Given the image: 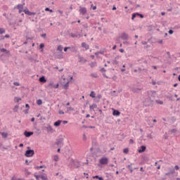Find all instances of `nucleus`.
I'll list each match as a JSON object with an SVG mask.
<instances>
[{"mask_svg":"<svg viewBox=\"0 0 180 180\" xmlns=\"http://www.w3.org/2000/svg\"><path fill=\"white\" fill-rule=\"evenodd\" d=\"M19 109V105H15L14 108L13 109V112H18V110Z\"/></svg>","mask_w":180,"mask_h":180,"instance_id":"obj_31","label":"nucleus"},{"mask_svg":"<svg viewBox=\"0 0 180 180\" xmlns=\"http://www.w3.org/2000/svg\"><path fill=\"white\" fill-rule=\"evenodd\" d=\"M119 59V56L115 57L113 60H112V64L113 65H117L119 64V62L117 61V60Z\"/></svg>","mask_w":180,"mask_h":180,"instance_id":"obj_11","label":"nucleus"},{"mask_svg":"<svg viewBox=\"0 0 180 180\" xmlns=\"http://www.w3.org/2000/svg\"><path fill=\"white\" fill-rule=\"evenodd\" d=\"M158 103H160V105H163V104H164V101H159L158 102Z\"/></svg>","mask_w":180,"mask_h":180,"instance_id":"obj_56","label":"nucleus"},{"mask_svg":"<svg viewBox=\"0 0 180 180\" xmlns=\"http://www.w3.org/2000/svg\"><path fill=\"white\" fill-rule=\"evenodd\" d=\"M25 108H27V110H29V108H30V106L29 105V104H25Z\"/></svg>","mask_w":180,"mask_h":180,"instance_id":"obj_60","label":"nucleus"},{"mask_svg":"<svg viewBox=\"0 0 180 180\" xmlns=\"http://www.w3.org/2000/svg\"><path fill=\"white\" fill-rule=\"evenodd\" d=\"M43 103V101H41V99H39L37 101V104L40 106V105H41Z\"/></svg>","mask_w":180,"mask_h":180,"instance_id":"obj_29","label":"nucleus"},{"mask_svg":"<svg viewBox=\"0 0 180 180\" xmlns=\"http://www.w3.org/2000/svg\"><path fill=\"white\" fill-rule=\"evenodd\" d=\"M39 82H47V79H46V77L44 76H42L41 77H39Z\"/></svg>","mask_w":180,"mask_h":180,"instance_id":"obj_16","label":"nucleus"},{"mask_svg":"<svg viewBox=\"0 0 180 180\" xmlns=\"http://www.w3.org/2000/svg\"><path fill=\"white\" fill-rule=\"evenodd\" d=\"M13 85H15V86H19L20 85V84H19V82H14Z\"/></svg>","mask_w":180,"mask_h":180,"instance_id":"obj_39","label":"nucleus"},{"mask_svg":"<svg viewBox=\"0 0 180 180\" xmlns=\"http://www.w3.org/2000/svg\"><path fill=\"white\" fill-rule=\"evenodd\" d=\"M82 47L86 49V50H89V45L86 44L85 42L82 43Z\"/></svg>","mask_w":180,"mask_h":180,"instance_id":"obj_13","label":"nucleus"},{"mask_svg":"<svg viewBox=\"0 0 180 180\" xmlns=\"http://www.w3.org/2000/svg\"><path fill=\"white\" fill-rule=\"evenodd\" d=\"M120 53H124V49H120Z\"/></svg>","mask_w":180,"mask_h":180,"instance_id":"obj_64","label":"nucleus"},{"mask_svg":"<svg viewBox=\"0 0 180 180\" xmlns=\"http://www.w3.org/2000/svg\"><path fill=\"white\" fill-rule=\"evenodd\" d=\"M173 33H174V30H169V34H173Z\"/></svg>","mask_w":180,"mask_h":180,"instance_id":"obj_50","label":"nucleus"},{"mask_svg":"<svg viewBox=\"0 0 180 180\" xmlns=\"http://www.w3.org/2000/svg\"><path fill=\"white\" fill-rule=\"evenodd\" d=\"M112 115L113 116H120V111L113 109Z\"/></svg>","mask_w":180,"mask_h":180,"instance_id":"obj_9","label":"nucleus"},{"mask_svg":"<svg viewBox=\"0 0 180 180\" xmlns=\"http://www.w3.org/2000/svg\"><path fill=\"white\" fill-rule=\"evenodd\" d=\"M83 140L84 141H86V135L85 134H83Z\"/></svg>","mask_w":180,"mask_h":180,"instance_id":"obj_42","label":"nucleus"},{"mask_svg":"<svg viewBox=\"0 0 180 180\" xmlns=\"http://www.w3.org/2000/svg\"><path fill=\"white\" fill-rule=\"evenodd\" d=\"M177 130L176 129H173L171 130V133H176Z\"/></svg>","mask_w":180,"mask_h":180,"instance_id":"obj_45","label":"nucleus"},{"mask_svg":"<svg viewBox=\"0 0 180 180\" xmlns=\"http://www.w3.org/2000/svg\"><path fill=\"white\" fill-rule=\"evenodd\" d=\"M44 130H46V131L49 133V131H53V127H51L50 125H48L47 127H44Z\"/></svg>","mask_w":180,"mask_h":180,"instance_id":"obj_8","label":"nucleus"},{"mask_svg":"<svg viewBox=\"0 0 180 180\" xmlns=\"http://www.w3.org/2000/svg\"><path fill=\"white\" fill-rule=\"evenodd\" d=\"M17 9H18V10H23V5H22V4H18V5L17 6Z\"/></svg>","mask_w":180,"mask_h":180,"instance_id":"obj_27","label":"nucleus"},{"mask_svg":"<svg viewBox=\"0 0 180 180\" xmlns=\"http://www.w3.org/2000/svg\"><path fill=\"white\" fill-rule=\"evenodd\" d=\"M58 86H59V84H57L56 85L55 84V85L53 86V88H55L56 89H57V88H58Z\"/></svg>","mask_w":180,"mask_h":180,"instance_id":"obj_58","label":"nucleus"},{"mask_svg":"<svg viewBox=\"0 0 180 180\" xmlns=\"http://www.w3.org/2000/svg\"><path fill=\"white\" fill-rule=\"evenodd\" d=\"M131 165H133V164H131V165H127V168H129L131 173L133 172V167H131Z\"/></svg>","mask_w":180,"mask_h":180,"instance_id":"obj_22","label":"nucleus"},{"mask_svg":"<svg viewBox=\"0 0 180 180\" xmlns=\"http://www.w3.org/2000/svg\"><path fill=\"white\" fill-rule=\"evenodd\" d=\"M5 33V29L4 28H0V34H4Z\"/></svg>","mask_w":180,"mask_h":180,"instance_id":"obj_33","label":"nucleus"},{"mask_svg":"<svg viewBox=\"0 0 180 180\" xmlns=\"http://www.w3.org/2000/svg\"><path fill=\"white\" fill-rule=\"evenodd\" d=\"M44 167H46V166H44V165H41V166H37V167H36L35 168H36V169H40L44 168Z\"/></svg>","mask_w":180,"mask_h":180,"instance_id":"obj_35","label":"nucleus"},{"mask_svg":"<svg viewBox=\"0 0 180 180\" xmlns=\"http://www.w3.org/2000/svg\"><path fill=\"white\" fill-rule=\"evenodd\" d=\"M130 144H134V141L133 139L129 140Z\"/></svg>","mask_w":180,"mask_h":180,"instance_id":"obj_54","label":"nucleus"},{"mask_svg":"<svg viewBox=\"0 0 180 180\" xmlns=\"http://www.w3.org/2000/svg\"><path fill=\"white\" fill-rule=\"evenodd\" d=\"M138 16H139L141 18V19H143V18H144V15L139 13H138Z\"/></svg>","mask_w":180,"mask_h":180,"instance_id":"obj_40","label":"nucleus"},{"mask_svg":"<svg viewBox=\"0 0 180 180\" xmlns=\"http://www.w3.org/2000/svg\"><path fill=\"white\" fill-rule=\"evenodd\" d=\"M71 37H78V35L75 34H70Z\"/></svg>","mask_w":180,"mask_h":180,"instance_id":"obj_43","label":"nucleus"},{"mask_svg":"<svg viewBox=\"0 0 180 180\" xmlns=\"http://www.w3.org/2000/svg\"><path fill=\"white\" fill-rule=\"evenodd\" d=\"M146 148H147L146 147V146H141V149L138 150V153H144V151H146Z\"/></svg>","mask_w":180,"mask_h":180,"instance_id":"obj_10","label":"nucleus"},{"mask_svg":"<svg viewBox=\"0 0 180 180\" xmlns=\"http://www.w3.org/2000/svg\"><path fill=\"white\" fill-rule=\"evenodd\" d=\"M46 34H43L41 35V37H43L44 39H46Z\"/></svg>","mask_w":180,"mask_h":180,"instance_id":"obj_59","label":"nucleus"},{"mask_svg":"<svg viewBox=\"0 0 180 180\" xmlns=\"http://www.w3.org/2000/svg\"><path fill=\"white\" fill-rule=\"evenodd\" d=\"M68 110L72 111L74 110V108L72 107H68Z\"/></svg>","mask_w":180,"mask_h":180,"instance_id":"obj_48","label":"nucleus"},{"mask_svg":"<svg viewBox=\"0 0 180 180\" xmlns=\"http://www.w3.org/2000/svg\"><path fill=\"white\" fill-rule=\"evenodd\" d=\"M33 131H25L24 132V136H25V137H30V136H33Z\"/></svg>","mask_w":180,"mask_h":180,"instance_id":"obj_7","label":"nucleus"},{"mask_svg":"<svg viewBox=\"0 0 180 180\" xmlns=\"http://www.w3.org/2000/svg\"><path fill=\"white\" fill-rule=\"evenodd\" d=\"M23 12L25 13V15H29L30 13V11H29L27 9V10L26 9L23 10Z\"/></svg>","mask_w":180,"mask_h":180,"instance_id":"obj_37","label":"nucleus"},{"mask_svg":"<svg viewBox=\"0 0 180 180\" xmlns=\"http://www.w3.org/2000/svg\"><path fill=\"white\" fill-rule=\"evenodd\" d=\"M57 58H58L59 60H61V58H63V52H61L60 53H59L58 55H56Z\"/></svg>","mask_w":180,"mask_h":180,"instance_id":"obj_25","label":"nucleus"},{"mask_svg":"<svg viewBox=\"0 0 180 180\" xmlns=\"http://www.w3.org/2000/svg\"><path fill=\"white\" fill-rule=\"evenodd\" d=\"M69 84H70V82H68L66 84H65L63 85L64 89H68Z\"/></svg>","mask_w":180,"mask_h":180,"instance_id":"obj_26","label":"nucleus"},{"mask_svg":"<svg viewBox=\"0 0 180 180\" xmlns=\"http://www.w3.org/2000/svg\"><path fill=\"white\" fill-rule=\"evenodd\" d=\"M46 12H50L51 13H53V10L49 9V7H46L45 8Z\"/></svg>","mask_w":180,"mask_h":180,"instance_id":"obj_32","label":"nucleus"},{"mask_svg":"<svg viewBox=\"0 0 180 180\" xmlns=\"http://www.w3.org/2000/svg\"><path fill=\"white\" fill-rule=\"evenodd\" d=\"M44 44H40L39 49H44Z\"/></svg>","mask_w":180,"mask_h":180,"instance_id":"obj_46","label":"nucleus"},{"mask_svg":"<svg viewBox=\"0 0 180 180\" xmlns=\"http://www.w3.org/2000/svg\"><path fill=\"white\" fill-rule=\"evenodd\" d=\"M0 134L2 136L3 139H6V137H8V133L0 132Z\"/></svg>","mask_w":180,"mask_h":180,"instance_id":"obj_20","label":"nucleus"},{"mask_svg":"<svg viewBox=\"0 0 180 180\" xmlns=\"http://www.w3.org/2000/svg\"><path fill=\"white\" fill-rule=\"evenodd\" d=\"M93 179H99V180H103V177L99 176L98 175L93 176Z\"/></svg>","mask_w":180,"mask_h":180,"instance_id":"obj_18","label":"nucleus"},{"mask_svg":"<svg viewBox=\"0 0 180 180\" xmlns=\"http://www.w3.org/2000/svg\"><path fill=\"white\" fill-rule=\"evenodd\" d=\"M58 113H59V115H64V111L60 110L58 111Z\"/></svg>","mask_w":180,"mask_h":180,"instance_id":"obj_47","label":"nucleus"},{"mask_svg":"<svg viewBox=\"0 0 180 180\" xmlns=\"http://www.w3.org/2000/svg\"><path fill=\"white\" fill-rule=\"evenodd\" d=\"M34 15H36V13L30 11V14L28 15V16H34Z\"/></svg>","mask_w":180,"mask_h":180,"instance_id":"obj_38","label":"nucleus"},{"mask_svg":"<svg viewBox=\"0 0 180 180\" xmlns=\"http://www.w3.org/2000/svg\"><path fill=\"white\" fill-rule=\"evenodd\" d=\"M56 146H58V147H59V148H61V147L64 146V139L60 138L56 139Z\"/></svg>","mask_w":180,"mask_h":180,"instance_id":"obj_2","label":"nucleus"},{"mask_svg":"<svg viewBox=\"0 0 180 180\" xmlns=\"http://www.w3.org/2000/svg\"><path fill=\"white\" fill-rule=\"evenodd\" d=\"M53 161H58V155H54L53 156Z\"/></svg>","mask_w":180,"mask_h":180,"instance_id":"obj_36","label":"nucleus"},{"mask_svg":"<svg viewBox=\"0 0 180 180\" xmlns=\"http://www.w3.org/2000/svg\"><path fill=\"white\" fill-rule=\"evenodd\" d=\"M79 12L80 15H84L86 13V12H88V11L86 10V8L79 6Z\"/></svg>","mask_w":180,"mask_h":180,"instance_id":"obj_4","label":"nucleus"},{"mask_svg":"<svg viewBox=\"0 0 180 180\" xmlns=\"http://www.w3.org/2000/svg\"><path fill=\"white\" fill-rule=\"evenodd\" d=\"M61 122H63V120H58V121L54 122L53 126H55L56 127H58V126L61 124Z\"/></svg>","mask_w":180,"mask_h":180,"instance_id":"obj_15","label":"nucleus"},{"mask_svg":"<svg viewBox=\"0 0 180 180\" xmlns=\"http://www.w3.org/2000/svg\"><path fill=\"white\" fill-rule=\"evenodd\" d=\"M68 50V47H65V48H64V51H65V52H67Z\"/></svg>","mask_w":180,"mask_h":180,"instance_id":"obj_63","label":"nucleus"},{"mask_svg":"<svg viewBox=\"0 0 180 180\" xmlns=\"http://www.w3.org/2000/svg\"><path fill=\"white\" fill-rule=\"evenodd\" d=\"M174 169H176V171H178V169H179V166L175 165V166H174Z\"/></svg>","mask_w":180,"mask_h":180,"instance_id":"obj_51","label":"nucleus"},{"mask_svg":"<svg viewBox=\"0 0 180 180\" xmlns=\"http://www.w3.org/2000/svg\"><path fill=\"white\" fill-rule=\"evenodd\" d=\"M120 39H122V40H129V34L123 32L121 34Z\"/></svg>","mask_w":180,"mask_h":180,"instance_id":"obj_6","label":"nucleus"},{"mask_svg":"<svg viewBox=\"0 0 180 180\" xmlns=\"http://www.w3.org/2000/svg\"><path fill=\"white\" fill-rule=\"evenodd\" d=\"M68 50H70V51H72V53L77 51V49L75 48V46H68Z\"/></svg>","mask_w":180,"mask_h":180,"instance_id":"obj_17","label":"nucleus"},{"mask_svg":"<svg viewBox=\"0 0 180 180\" xmlns=\"http://www.w3.org/2000/svg\"><path fill=\"white\" fill-rule=\"evenodd\" d=\"M109 162V159L108 158H101L100 159V164L101 165H106Z\"/></svg>","mask_w":180,"mask_h":180,"instance_id":"obj_3","label":"nucleus"},{"mask_svg":"<svg viewBox=\"0 0 180 180\" xmlns=\"http://www.w3.org/2000/svg\"><path fill=\"white\" fill-rule=\"evenodd\" d=\"M90 67H91V68H94V67H96V62H91L90 63Z\"/></svg>","mask_w":180,"mask_h":180,"instance_id":"obj_28","label":"nucleus"},{"mask_svg":"<svg viewBox=\"0 0 180 180\" xmlns=\"http://www.w3.org/2000/svg\"><path fill=\"white\" fill-rule=\"evenodd\" d=\"M140 91H141V89L139 88H135L132 90V92H134V94H139V92H140Z\"/></svg>","mask_w":180,"mask_h":180,"instance_id":"obj_19","label":"nucleus"},{"mask_svg":"<svg viewBox=\"0 0 180 180\" xmlns=\"http://www.w3.org/2000/svg\"><path fill=\"white\" fill-rule=\"evenodd\" d=\"M139 16V13H134L132 14V17H131V20H134V19H136V17Z\"/></svg>","mask_w":180,"mask_h":180,"instance_id":"obj_21","label":"nucleus"},{"mask_svg":"<svg viewBox=\"0 0 180 180\" xmlns=\"http://www.w3.org/2000/svg\"><path fill=\"white\" fill-rule=\"evenodd\" d=\"M28 150L25 151V157H33L34 155V150H31L30 147H27Z\"/></svg>","mask_w":180,"mask_h":180,"instance_id":"obj_1","label":"nucleus"},{"mask_svg":"<svg viewBox=\"0 0 180 180\" xmlns=\"http://www.w3.org/2000/svg\"><path fill=\"white\" fill-rule=\"evenodd\" d=\"M101 72H106V69H105L104 68H101Z\"/></svg>","mask_w":180,"mask_h":180,"instance_id":"obj_44","label":"nucleus"},{"mask_svg":"<svg viewBox=\"0 0 180 180\" xmlns=\"http://www.w3.org/2000/svg\"><path fill=\"white\" fill-rule=\"evenodd\" d=\"M89 96L95 98V96H96V94H95V91H91Z\"/></svg>","mask_w":180,"mask_h":180,"instance_id":"obj_23","label":"nucleus"},{"mask_svg":"<svg viewBox=\"0 0 180 180\" xmlns=\"http://www.w3.org/2000/svg\"><path fill=\"white\" fill-rule=\"evenodd\" d=\"M147 41H142V42H141V44H143V46H146V45H147Z\"/></svg>","mask_w":180,"mask_h":180,"instance_id":"obj_52","label":"nucleus"},{"mask_svg":"<svg viewBox=\"0 0 180 180\" xmlns=\"http://www.w3.org/2000/svg\"><path fill=\"white\" fill-rule=\"evenodd\" d=\"M97 98L98 99H101L102 98V96L101 94L97 95Z\"/></svg>","mask_w":180,"mask_h":180,"instance_id":"obj_61","label":"nucleus"},{"mask_svg":"<svg viewBox=\"0 0 180 180\" xmlns=\"http://www.w3.org/2000/svg\"><path fill=\"white\" fill-rule=\"evenodd\" d=\"M167 54L168 56V58H171V53H169V51H167Z\"/></svg>","mask_w":180,"mask_h":180,"instance_id":"obj_53","label":"nucleus"},{"mask_svg":"<svg viewBox=\"0 0 180 180\" xmlns=\"http://www.w3.org/2000/svg\"><path fill=\"white\" fill-rule=\"evenodd\" d=\"M39 179H41V180H49V178L47 177L46 174H43L40 175Z\"/></svg>","mask_w":180,"mask_h":180,"instance_id":"obj_12","label":"nucleus"},{"mask_svg":"<svg viewBox=\"0 0 180 180\" xmlns=\"http://www.w3.org/2000/svg\"><path fill=\"white\" fill-rule=\"evenodd\" d=\"M1 53H6V54H9V51H7L6 49H1Z\"/></svg>","mask_w":180,"mask_h":180,"instance_id":"obj_24","label":"nucleus"},{"mask_svg":"<svg viewBox=\"0 0 180 180\" xmlns=\"http://www.w3.org/2000/svg\"><path fill=\"white\" fill-rule=\"evenodd\" d=\"M63 46L59 45L57 48V50H58V51H63Z\"/></svg>","mask_w":180,"mask_h":180,"instance_id":"obj_30","label":"nucleus"},{"mask_svg":"<svg viewBox=\"0 0 180 180\" xmlns=\"http://www.w3.org/2000/svg\"><path fill=\"white\" fill-rule=\"evenodd\" d=\"M58 12L60 14V15H63V11H61V10H59V11H58Z\"/></svg>","mask_w":180,"mask_h":180,"instance_id":"obj_62","label":"nucleus"},{"mask_svg":"<svg viewBox=\"0 0 180 180\" xmlns=\"http://www.w3.org/2000/svg\"><path fill=\"white\" fill-rule=\"evenodd\" d=\"M123 153H124V154H127V153H129V148H124Z\"/></svg>","mask_w":180,"mask_h":180,"instance_id":"obj_34","label":"nucleus"},{"mask_svg":"<svg viewBox=\"0 0 180 180\" xmlns=\"http://www.w3.org/2000/svg\"><path fill=\"white\" fill-rule=\"evenodd\" d=\"M11 180H22L20 179H16L15 176H13Z\"/></svg>","mask_w":180,"mask_h":180,"instance_id":"obj_55","label":"nucleus"},{"mask_svg":"<svg viewBox=\"0 0 180 180\" xmlns=\"http://www.w3.org/2000/svg\"><path fill=\"white\" fill-rule=\"evenodd\" d=\"M91 76L93 77L94 78L98 77V76H96V75H95V74H91Z\"/></svg>","mask_w":180,"mask_h":180,"instance_id":"obj_57","label":"nucleus"},{"mask_svg":"<svg viewBox=\"0 0 180 180\" xmlns=\"http://www.w3.org/2000/svg\"><path fill=\"white\" fill-rule=\"evenodd\" d=\"M54 83H53V82H51V83H49V86H52V88H54Z\"/></svg>","mask_w":180,"mask_h":180,"instance_id":"obj_49","label":"nucleus"},{"mask_svg":"<svg viewBox=\"0 0 180 180\" xmlns=\"http://www.w3.org/2000/svg\"><path fill=\"white\" fill-rule=\"evenodd\" d=\"M77 57L79 58V63H80L81 64H85V63H86V61H88L86 59L84 58V57L81 56V55L78 54Z\"/></svg>","mask_w":180,"mask_h":180,"instance_id":"obj_5","label":"nucleus"},{"mask_svg":"<svg viewBox=\"0 0 180 180\" xmlns=\"http://www.w3.org/2000/svg\"><path fill=\"white\" fill-rule=\"evenodd\" d=\"M15 100L16 101V102H19L20 101H22V98L15 97Z\"/></svg>","mask_w":180,"mask_h":180,"instance_id":"obj_41","label":"nucleus"},{"mask_svg":"<svg viewBox=\"0 0 180 180\" xmlns=\"http://www.w3.org/2000/svg\"><path fill=\"white\" fill-rule=\"evenodd\" d=\"M96 108H98V105H96V103H94L89 106L90 110H95L94 109H96Z\"/></svg>","mask_w":180,"mask_h":180,"instance_id":"obj_14","label":"nucleus"}]
</instances>
